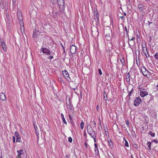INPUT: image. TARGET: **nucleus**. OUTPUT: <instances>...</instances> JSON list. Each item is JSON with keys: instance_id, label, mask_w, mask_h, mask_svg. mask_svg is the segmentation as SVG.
Masks as SVG:
<instances>
[{"instance_id": "1", "label": "nucleus", "mask_w": 158, "mask_h": 158, "mask_svg": "<svg viewBox=\"0 0 158 158\" xmlns=\"http://www.w3.org/2000/svg\"><path fill=\"white\" fill-rule=\"evenodd\" d=\"M87 132L92 138H94V136H96L95 132L90 125H88L87 126Z\"/></svg>"}, {"instance_id": "2", "label": "nucleus", "mask_w": 158, "mask_h": 158, "mask_svg": "<svg viewBox=\"0 0 158 158\" xmlns=\"http://www.w3.org/2000/svg\"><path fill=\"white\" fill-rule=\"evenodd\" d=\"M57 2L61 12H63L65 8L64 2V0H57Z\"/></svg>"}, {"instance_id": "3", "label": "nucleus", "mask_w": 158, "mask_h": 158, "mask_svg": "<svg viewBox=\"0 0 158 158\" xmlns=\"http://www.w3.org/2000/svg\"><path fill=\"white\" fill-rule=\"evenodd\" d=\"M127 38L128 42L129 44V47L131 48V47H133L134 45L135 44V37L134 36L133 37H132V38H131V39H130L129 36Z\"/></svg>"}, {"instance_id": "4", "label": "nucleus", "mask_w": 158, "mask_h": 158, "mask_svg": "<svg viewBox=\"0 0 158 158\" xmlns=\"http://www.w3.org/2000/svg\"><path fill=\"white\" fill-rule=\"evenodd\" d=\"M40 53L41 55H43V54L44 53L49 55L51 54L50 51L46 48H42L40 49Z\"/></svg>"}, {"instance_id": "5", "label": "nucleus", "mask_w": 158, "mask_h": 158, "mask_svg": "<svg viewBox=\"0 0 158 158\" xmlns=\"http://www.w3.org/2000/svg\"><path fill=\"white\" fill-rule=\"evenodd\" d=\"M94 17L96 22V24H98L99 23V15L98 11L96 8H94Z\"/></svg>"}, {"instance_id": "6", "label": "nucleus", "mask_w": 158, "mask_h": 158, "mask_svg": "<svg viewBox=\"0 0 158 158\" xmlns=\"http://www.w3.org/2000/svg\"><path fill=\"white\" fill-rule=\"evenodd\" d=\"M142 102V100L139 97H138L134 100V105L135 106H137L139 105Z\"/></svg>"}, {"instance_id": "7", "label": "nucleus", "mask_w": 158, "mask_h": 158, "mask_svg": "<svg viewBox=\"0 0 158 158\" xmlns=\"http://www.w3.org/2000/svg\"><path fill=\"white\" fill-rule=\"evenodd\" d=\"M62 74L64 77L66 79L69 81L71 80V79L69 77V75L68 72L66 70H64L62 72Z\"/></svg>"}, {"instance_id": "8", "label": "nucleus", "mask_w": 158, "mask_h": 158, "mask_svg": "<svg viewBox=\"0 0 158 158\" xmlns=\"http://www.w3.org/2000/svg\"><path fill=\"white\" fill-rule=\"evenodd\" d=\"M141 71L143 75L147 77V75L150 74L149 72L144 67L141 68Z\"/></svg>"}, {"instance_id": "9", "label": "nucleus", "mask_w": 158, "mask_h": 158, "mask_svg": "<svg viewBox=\"0 0 158 158\" xmlns=\"http://www.w3.org/2000/svg\"><path fill=\"white\" fill-rule=\"evenodd\" d=\"M77 47L74 45L71 46L70 48V52L72 54H75L76 52Z\"/></svg>"}, {"instance_id": "10", "label": "nucleus", "mask_w": 158, "mask_h": 158, "mask_svg": "<svg viewBox=\"0 0 158 158\" xmlns=\"http://www.w3.org/2000/svg\"><path fill=\"white\" fill-rule=\"evenodd\" d=\"M108 141V145L111 148H114L113 143L110 139H107Z\"/></svg>"}, {"instance_id": "11", "label": "nucleus", "mask_w": 158, "mask_h": 158, "mask_svg": "<svg viewBox=\"0 0 158 158\" xmlns=\"http://www.w3.org/2000/svg\"><path fill=\"white\" fill-rule=\"evenodd\" d=\"M1 45L3 51L5 52L6 51V46L4 41L1 42Z\"/></svg>"}, {"instance_id": "12", "label": "nucleus", "mask_w": 158, "mask_h": 158, "mask_svg": "<svg viewBox=\"0 0 158 158\" xmlns=\"http://www.w3.org/2000/svg\"><path fill=\"white\" fill-rule=\"evenodd\" d=\"M69 104L67 105L69 111H71L72 110V105L71 102H70V99H69Z\"/></svg>"}, {"instance_id": "13", "label": "nucleus", "mask_w": 158, "mask_h": 158, "mask_svg": "<svg viewBox=\"0 0 158 158\" xmlns=\"http://www.w3.org/2000/svg\"><path fill=\"white\" fill-rule=\"evenodd\" d=\"M148 94V93L146 91H141L140 92V95L141 97H143L144 96L147 95Z\"/></svg>"}, {"instance_id": "14", "label": "nucleus", "mask_w": 158, "mask_h": 158, "mask_svg": "<svg viewBox=\"0 0 158 158\" xmlns=\"http://www.w3.org/2000/svg\"><path fill=\"white\" fill-rule=\"evenodd\" d=\"M131 76L129 73H127L125 76V79L127 82H129L131 80Z\"/></svg>"}, {"instance_id": "15", "label": "nucleus", "mask_w": 158, "mask_h": 158, "mask_svg": "<svg viewBox=\"0 0 158 158\" xmlns=\"http://www.w3.org/2000/svg\"><path fill=\"white\" fill-rule=\"evenodd\" d=\"M0 99L1 100L4 101L6 100V97L5 94L3 93L0 94Z\"/></svg>"}, {"instance_id": "16", "label": "nucleus", "mask_w": 158, "mask_h": 158, "mask_svg": "<svg viewBox=\"0 0 158 158\" xmlns=\"http://www.w3.org/2000/svg\"><path fill=\"white\" fill-rule=\"evenodd\" d=\"M142 50L143 52L144 55H145V56L147 58L149 57V55L148 53L147 48H145L143 49Z\"/></svg>"}, {"instance_id": "17", "label": "nucleus", "mask_w": 158, "mask_h": 158, "mask_svg": "<svg viewBox=\"0 0 158 158\" xmlns=\"http://www.w3.org/2000/svg\"><path fill=\"white\" fill-rule=\"evenodd\" d=\"M108 33H107V31L106 30L105 31H104V34L106 33V36L107 37H110V33L111 31V30L110 29V28H109L108 29Z\"/></svg>"}, {"instance_id": "18", "label": "nucleus", "mask_w": 158, "mask_h": 158, "mask_svg": "<svg viewBox=\"0 0 158 158\" xmlns=\"http://www.w3.org/2000/svg\"><path fill=\"white\" fill-rule=\"evenodd\" d=\"M23 151V150H17V152L18 153L17 157L18 158H21V155L22 154V152Z\"/></svg>"}, {"instance_id": "19", "label": "nucleus", "mask_w": 158, "mask_h": 158, "mask_svg": "<svg viewBox=\"0 0 158 158\" xmlns=\"http://www.w3.org/2000/svg\"><path fill=\"white\" fill-rule=\"evenodd\" d=\"M73 84H74V85L75 84L76 85H75V86H74L73 85H71V88L72 89L75 90L77 88V85L76 83H75L74 82H73Z\"/></svg>"}, {"instance_id": "20", "label": "nucleus", "mask_w": 158, "mask_h": 158, "mask_svg": "<svg viewBox=\"0 0 158 158\" xmlns=\"http://www.w3.org/2000/svg\"><path fill=\"white\" fill-rule=\"evenodd\" d=\"M61 118H62V120L63 122L65 124H67V122L66 121V120L64 118V115L62 113H61Z\"/></svg>"}, {"instance_id": "21", "label": "nucleus", "mask_w": 158, "mask_h": 158, "mask_svg": "<svg viewBox=\"0 0 158 158\" xmlns=\"http://www.w3.org/2000/svg\"><path fill=\"white\" fill-rule=\"evenodd\" d=\"M134 89L133 88H132L131 90L129 92V94L128 96H129V99H130V96H131L132 94L133 93V92Z\"/></svg>"}, {"instance_id": "22", "label": "nucleus", "mask_w": 158, "mask_h": 158, "mask_svg": "<svg viewBox=\"0 0 158 158\" xmlns=\"http://www.w3.org/2000/svg\"><path fill=\"white\" fill-rule=\"evenodd\" d=\"M18 18L19 19H20V20L19 21V23L21 24L22 23H23V22L22 21V19H23L22 16L20 15L19 16H18Z\"/></svg>"}, {"instance_id": "23", "label": "nucleus", "mask_w": 158, "mask_h": 158, "mask_svg": "<svg viewBox=\"0 0 158 158\" xmlns=\"http://www.w3.org/2000/svg\"><path fill=\"white\" fill-rule=\"evenodd\" d=\"M103 96L105 101L107 100V97L106 95V92L104 91L103 92Z\"/></svg>"}, {"instance_id": "24", "label": "nucleus", "mask_w": 158, "mask_h": 158, "mask_svg": "<svg viewBox=\"0 0 158 158\" xmlns=\"http://www.w3.org/2000/svg\"><path fill=\"white\" fill-rule=\"evenodd\" d=\"M95 155L97 156L99 154V150L98 148H95Z\"/></svg>"}, {"instance_id": "25", "label": "nucleus", "mask_w": 158, "mask_h": 158, "mask_svg": "<svg viewBox=\"0 0 158 158\" xmlns=\"http://www.w3.org/2000/svg\"><path fill=\"white\" fill-rule=\"evenodd\" d=\"M147 144L148 145L149 150H151V142H148Z\"/></svg>"}, {"instance_id": "26", "label": "nucleus", "mask_w": 158, "mask_h": 158, "mask_svg": "<svg viewBox=\"0 0 158 158\" xmlns=\"http://www.w3.org/2000/svg\"><path fill=\"white\" fill-rule=\"evenodd\" d=\"M80 126L81 128L82 129H83L84 126V123L83 121H82L81 122V124H80Z\"/></svg>"}, {"instance_id": "27", "label": "nucleus", "mask_w": 158, "mask_h": 158, "mask_svg": "<svg viewBox=\"0 0 158 158\" xmlns=\"http://www.w3.org/2000/svg\"><path fill=\"white\" fill-rule=\"evenodd\" d=\"M124 141L125 142V146L127 147H128L129 144L127 141L125 139Z\"/></svg>"}, {"instance_id": "28", "label": "nucleus", "mask_w": 158, "mask_h": 158, "mask_svg": "<svg viewBox=\"0 0 158 158\" xmlns=\"http://www.w3.org/2000/svg\"><path fill=\"white\" fill-rule=\"evenodd\" d=\"M149 134L150 135L152 136L153 137L155 136V134L154 133H153L152 131H150L149 133Z\"/></svg>"}, {"instance_id": "29", "label": "nucleus", "mask_w": 158, "mask_h": 158, "mask_svg": "<svg viewBox=\"0 0 158 158\" xmlns=\"http://www.w3.org/2000/svg\"><path fill=\"white\" fill-rule=\"evenodd\" d=\"M142 5L141 4L139 5V10L141 11H142L143 10V8L142 7Z\"/></svg>"}, {"instance_id": "30", "label": "nucleus", "mask_w": 158, "mask_h": 158, "mask_svg": "<svg viewBox=\"0 0 158 158\" xmlns=\"http://www.w3.org/2000/svg\"><path fill=\"white\" fill-rule=\"evenodd\" d=\"M125 30L126 32V34L127 35V36L128 37L129 36V35H128L129 31H128V30H127V28L126 27H125Z\"/></svg>"}, {"instance_id": "31", "label": "nucleus", "mask_w": 158, "mask_h": 158, "mask_svg": "<svg viewBox=\"0 0 158 158\" xmlns=\"http://www.w3.org/2000/svg\"><path fill=\"white\" fill-rule=\"evenodd\" d=\"M154 57L156 59L158 60V54L157 52H156L154 55Z\"/></svg>"}, {"instance_id": "32", "label": "nucleus", "mask_w": 158, "mask_h": 158, "mask_svg": "<svg viewBox=\"0 0 158 158\" xmlns=\"http://www.w3.org/2000/svg\"><path fill=\"white\" fill-rule=\"evenodd\" d=\"M15 137H18L19 136V134L17 131H15Z\"/></svg>"}, {"instance_id": "33", "label": "nucleus", "mask_w": 158, "mask_h": 158, "mask_svg": "<svg viewBox=\"0 0 158 158\" xmlns=\"http://www.w3.org/2000/svg\"><path fill=\"white\" fill-rule=\"evenodd\" d=\"M17 137V138L16 139V142H19L20 141V140H21V138L20 137Z\"/></svg>"}, {"instance_id": "34", "label": "nucleus", "mask_w": 158, "mask_h": 158, "mask_svg": "<svg viewBox=\"0 0 158 158\" xmlns=\"http://www.w3.org/2000/svg\"><path fill=\"white\" fill-rule=\"evenodd\" d=\"M36 32L37 31H36L35 30L34 31L32 36L33 38H35L36 37L35 36V34Z\"/></svg>"}, {"instance_id": "35", "label": "nucleus", "mask_w": 158, "mask_h": 158, "mask_svg": "<svg viewBox=\"0 0 158 158\" xmlns=\"http://www.w3.org/2000/svg\"><path fill=\"white\" fill-rule=\"evenodd\" d=\"M68 141L69 142L71 143L72 142V139L71 137H69L68 138Z\"/></svg>"}, {"instance_id": "36", "label": "nucleus", "mask_w": 158, "mask_h": 158, "mask_svg": "<svg viewBox=\"0 0 158 158\" xmlns=\"http://www.w3.org/2000/svg\"><path fill=\"white\" fill-rule=\"evenodd\" d=\"M142 49L146 48V44H142Z\"/></svg>"}, {"instance_id": "37", "label": "nucleus", "mask_w": 158, "mask_h": 158, "mask_svg": "<svg viewBox=\"0 0 158 158\" xmlns=\"http://www.w3.org/2000/svg\"><path fill=\"white\" fill-rule=\"evenodd\" d=\"M133 146L134 147V148H135L136 149H137L138 148V146L136 144L134 143L133 145Z\"/></svg>"}, {"instance_id": "38", "label": "nucleus", "mask_w": 158, "mask_h": 158, "mask_svg": "<svg viewBox=\"0 0 158 158\" xmlns=\"http://www.w3.org/2000/svg\"><path fill=\"white\" fill-rule=\"evenodd\" d=\"M105 132L106 133V134L107 135V134H108V129L106 127V128L104 129Z\"/></svg>"}, {"instance_id": "39", "label": "nucleus", "mask_w": 158, "mask_h": 158, "mask_svg": "<svg viewBox=\"0 0 158 158\" xmlns=\"http://www.w3.org/2000/svg\"><path fill=\"white\" fill-rule=\"evenodd\" d=\"M84 145H85V148H87L88 146H89V145H88V143L86 142H85Z\"/></svg>"}, {"instance_id": "40", "label": "nucleus", "mask_w": 158, "mask_h": 158, "mask_svg": "<svg viewBox=\"0 0 158 158\" xmlns=\"http://www.w3.org/2000/svg\"><path fill=\"white\" fill-rule=\"evenodd\" d=\"M98 72L100 75H101L102 74L101 70L100 69H98Z\"/></svg>"}, {"instance_id": "41", "label": "nucleus", "mask_w": 158, "mask_h": 158, "mask_svg": "<svg viewBox=\"0 0 158 158\" xmlns=\"http://www.w3.org/2000/svg\"><path fill=\"white\" fill-rule=\"evenodd\" d=\"M152 142H154L156 143H158V140L156 139H155L152 141Z\"/></svg>"}, {"instance_id": "42", "label": "nucleus", "mask_w": 158, "mask_h": 158, "mask_svg": "<svg viewBox=\"0 0 158 158\" xmlns=\"http://www.w3.org/2000/svg\"><path fill=\"white\" fill-rule=\"evenodd\" d=\"M16 2V0H12V3L13 5H15Z\"/></svg>"}, {"instance_id": "43", "label": "nucleus", "mask_w": 158, "mask_h": 158, "mask_svg": "<svg viewBox=\"0 0 158 158\" xmlns=\"http://www.w3.org/2000/svg\"><path fill=\"white\" fill-rule=\"evenodd\" d=\"M0 8L3 9L4 8V6L3 5H2V6L1 5V3L0 4Z\"/></svg>"}, {"instance_id": "44", "label": "nucleus", "mask_w": 158, "mask_h": 158, "mask_svg": "<svg viewBox=\"0 0 158 158\" xmlns=\"http://www.w3.org/2000/svg\"><path fill=\"white\" fill-rule=\"evenodd\" d=\"M53 58V56H50L48 57V59L51 60V59H52Z\"/></svg>"}, {"instance_id": "45", "label": "nucleus", "mask_w": 158, "mask_h": 158, "mask_svg": "<svg viewBox=\"0 0 158 158\" xmlns=\"http://www.w3.org/2000/svg\"><path fill=\"white\" fill-rule=\"evenodd\" d=\"M93 124L94 126L95 127L96 126V123L95 122V121H94V120L93 121Z\"/></svg>"}, {"instance_id": "46", "label": "nucleus", "mask_w": 158, "mask_h": 158, "mask_svg": "<svg viewBox=\"0 0 158 158\" xmlns=\"http://www.w3.org/2000/svg\"><path fill=\"white\" fill-rule=\"evenodd\" d=\"M34 128L35 129V130L36 131L37 129V127L36 126H35V125L34 124Z\"/></svg>"}, {"instance_id": "47", "label": "nucleus", "mask_w": 158, "mask_h": 158, "mask_svg": "<svg viewBox=\"0 0 158 158\" xmlns=\"http://www.w3.org/2000/svg\"><path fill=\"white\" fill-rule=\"evenodd\" d=\"M129 122L127 121V122H126V124H127V125L128 126V127H129Z\"/></svg>"}, {"instance_id": "48", "label": "nucleus", "mask_w": 158, "mask_h": 158, "mask_svg": "<svg viewBox=\"0 0 158 158\" xmlns=\"http://www.w3.org/2000/svg\"><path fill=\"white\" fill-rule=\"evenodd\" d=\"M96 136H94V138H93L94 139V142L95 143L96 142Z\"/></svg>"}, {"instance_id": "49", "label": "nucleus", "mask_w": 158, "mask_h": 158, "mask_svg": "<svg viewBox=\"0 0 158 158\" xmlns=\"http://www.w3.org/2000/svg\"><path fill=\"white\" fill-rule=\"evenodd\" d=\"M35 133H36V134L37 135V137L38 138V135H39L38 132L37 131H35Z\"/></svg>"}, {"instance_id": "50", "label": "nucleus", "mask_w": 158, "mask_h": 158, "mask_svg": "<svg viewBox=\"0 0 158 158\" xmlns=\"http://www.w3.org/2000/svg\"><path fill=\"white\" fill-rule=\"evenodd\" d=\"M13 141L14 143H15V137L13 136Z\"/></svg>"}, {"instance_id": "51", "label": "nucleus", "mask_w": 158, "mask_h": 158, "mask_svg": "<svg viewBox=\"0 0 158 158\" xmlns=\"http://www.w3.org/2000/svg\"><path fill=\"white\" fill-rule=\"evenodd\" d=\"M61 45H62V48H63V49L64 51V52H65V49H64V46H63V45L61 44Z\"/></svg>"}, {"instance_id": "52", "label": "nucleus", "mask_w": 158, "mask_h": 158, "mask_svg": "<svg viewBox=\"0 0 158 158\" xmlns=\"http://www.w3.org/2000/svg\"><path fill=\"white\" fill-rule=\"evenodd\" d=\"M120 18L122 19H124V16H121Z\"/></svg>"}, {"instance_id": "53", "label": "nucleus", "mask_w": 158, "mask_h": 158, "mask_svg": "<svg viewBox=\"0 0 158 158\" xmlns=\"http://www.w3.org/2000/svg\"><path fill=\"white\" fill-rule=\"evenodd\" d=\"M96 34L97 36H98L99 35V33L97 31H96Z\"/></svg>"}, {"instance_id": "54", "label": "nucleus", "mask_w": 158, "mask_h": 158, "mask_svg": "<svg viewBox=\"0 0 158 158\" xmlns=\"http://www.w3.org/2000/svg\"><path fill=\"white\" fill-rule=\"evenodd\" d=\"M94 146H95V148H98L97 147V144L96 143L94 144Z\"/></svg>"}, {"instance_id": "55", "label": "nucleus", "mask_w": 158, "mask_h": 158, "mask_svg": "<svg viewBox=\"0 0 158 158\" xmlns=\"http://www.w3.org/2000/svg\"><path fill=\"white\" fill-rule=\"evenodd\" d=\"M65 158H69V156L68 155H65Z\"/></svg>"}, {"instance_id": "56", "label": "nucleus", "mask_w": 158, "mask_h": 158, "mask_svg": "<svg viewBox=\"0 0 158 158\" xmlns=\"http://www.w3.org/2000/svg\"><path fill=\"white\" fill-rule=\"evenodd\" d=\"M120 61L122 64L124 62V60H123V61H122V60H120Z\"/></svg>"}, {"instance_id": "57", "label": "nucleus", "mask_w": 158, "mask_h": 158, "mask_svg": "<svg viewBox=\"0 0 158 158\" xmlns=\"http://www.w3.org/2000/svg\"><path fill=\"white\" fill-rule=\"evenodd\" d=\"M69 118H70V121H71V116L70 115H69Z\"/></svg>"}, {"instance_id": "58", "label": "nucleus", "mask_w": 158, "mask_h": 158, "mask_svg": "<svg viewBox=\"0 0 158 158\" xmlns=\"http://www.w3.org/2000/svg\"><path fill=\"white\" fill-rule=\"evenodd\" d=\"M156 88L158 90V85H156Z\"/></svg>"}, {"instance_id": "59", "label": "nucleus", "mask_w": 158, "mask_h": 158, "mask_svg": "<svg viewBox=\"0 0 158 158\" xmlns=\"http://www.w3.org/2000/svg\"><path fill=\"white\" fill-rule=\"evenodd\" d=\"M98 108H99V106L98 105L97 106V109H98Z\"/></svg>"}, {"instance_id": "60", "label": "nucleus", "mask_w": 158, "mask_h": 158, "mask_svg": "<svg viewBox=\"0 0 158 158\" xmlns=\"http://www.w3.org/2000/svg\"><path fill=\"white\" fill-rule=\"evenodd\" d=\"M148 23H149V26L151 23H152V22L150 23L149 21H148Z\"/></svg>"}, {"instance_id": "61", "label": "nucleus", "mask_w": 158, "mask_h": 158, "mask_svg": "<svg viewBox=\"0 0 158 158\" xmlns=\"http://www.w3.org/2000/svg\"><path fill=\"white\" fill-rule=\"evenodd\" d=\"M124 14L125 16H126V14L125 13H124Z\"/></svg>"}, {"instance_id": "62", "label": "nucleus", "mask_w": 158, "mask_h": 158, "mask_svg": "<svg viewBox=\"0 0 158 158\" xmlns=\"http://www.w3.org/2000/svg\"><path fill=\"white\" fill-rule=\"evenodd\" d=\"M71 123H72V124L73 125V124H74V123L73 122H71Z\"/></svg>"}, {"instance_id": "63", "label": "nucleus", "mask_w": 158, "mask_h": 158, "mask_svg": "<svg viewBox=\"0 0 158 158\" xmlns=\"http://www.w3.org/2000/svg\"><path fill=\"white\" fill-rule=\"evenodd\" d=\"M21 31L22 32V28H21Z\"/></svg>"}, {"instance_id": "64", "label": "nucleus", "mask_w": 158, "mask_h": 158, "mask_svg": "<svg viewBox=\"0 0 158 158\" xmlns=\"http://www.w3.org/2000/svg\"><path fill=\"white\" fill-rule=\"evenodd\" d=\"M131 158H133V156H131Z\"/></svg>"}]
</instances>
